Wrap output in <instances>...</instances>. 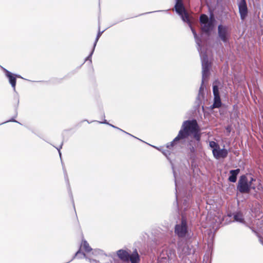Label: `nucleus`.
Masks as SVG:
<instances>
[{
  "mask_svg": "<svg viewBox=\"0 0 263 263\" xmlns=\"http://www.w3.org/2000/svg\"><path fill=\"white\" fill-rule=\"evenodd\" d=\"M151 145L161 152L171 163L174 177L176 202L178 211L177 218L174 227V232L171 231L166 233L159 234L155 238V243L158 246H160V247H165V248L162 250L163 253H176V249L177 250V253H195L196 248L193 243L198 242L195 241L196 236L191 228V214L193 213L194 210L192 208V194L191 192L186 193L183 197L181 204H179L177 195V174L172 160L170 157L171 152L167 149H164L163 147Z\"/></svg>",
  "mask_w": 263,
  "mask_h": 263,
  "instance_id": "1",
  "label": "nucleus"
},
{
  "mask_svg": "<svg viewBox=\"0 0 263 263\" xmlns=\"http://www.w3.org/2000/svg\"><path fill=\"white\" fill-rule=\"evenodd\" d=\"M198 39L199 40L198 44L197 45V50L199 53L202 66V83L199 88L198 96L196 97V101L198 105L201 104L202 99H204V89L205 87H203L202 84L204 79L205 77H209L210 74L211 64L209 60V57L205 51H202V47L201 46V36L198 34Z\"/></svg>",
  "mask_w": 263,
  "mask_h": 263,
  "instance_id": "2",
  "label": "nucleus"
},
{
  "mask_svg": "<svg viewBox=\"0 0 263 263\" xmlns=\"http://www.w3.org/2000/svg\"><path fill=\"white\" fill-rule=\"evenodd\" d=\"M179 132L182 133V141L184 144L189 137L201 140L202 134L199 130L197 121L193 118L184 121Z\"/></svg>",
  "mask_w": 263,
  "mask_h": 263,
  "instance_id": "3",
  "label": "nucleus"
},
{
  "mask_svg": "<svg viewBox=\"0 0 263 263\" xmlns=\"http://www.w3.org/2000/svg\"><path fill=\"white\" fill-rule=\"evenodd\" d=\"M226 89H227V87L224 86V84L218 79L215 80L213 82L212 91L214 97L213 103L210 106L211 109L219 108L224 105L221 99V95L222 94L226 95L224 92Z\"/></svg>",
  "mask_w": 263,
  "mask_h": 263,
  "instance_id": "4",
  "label": "nucleus"
},
{
  "mask_svg": "<svg viewBox=\"0 0 263 263\" xmlns=\"http://www.w3.org/2000/svg\"><path fill=\"white\" fill-rule=\"evenodd\" d=\"M175 4L174 5V10L176 13L180 16L184 23L187 24L194 35L195 42L198 44L199 40L198 39V34L192 27V24L189 18L188 14L184 8L182 0H175Z\"/></svg>",
  "mask_w": 263,
  "mask_h": 263,
  "instance_id": "5",
  "label": "nucleus"
},
{
  "mask_svg": "<svg viewBox=\"0 0 263 263\" xmlns=\"http://www.w3.org/2000/svg\"><path fill=\"white\" fill-rule=\"evenodd\" d=\"M209 16L206 14H202L199 17V22L202 26V30L207 33L211 32L216 27V20L213 17V13L209 7Z\"/></svg>",
  "mask_w": 263,
  "mask_h": 263,
  "instance_id": "6",
  "label": "nucleus"
},
{
  "mask_svg": "<svg viewBox=\"0 0 263 263\" xmlns=\"http://www.w3.org/2000/svg\"><path fill=\"white\" fill-rule=\"evenodd\" d=\"M251 190L255 191V186L249 184L246 175H241L238 179L236 185V191L240 193H247Z\"/></svg>",
  "mask_w": 263,
  "mask_h": 263,
  "instance_id": "7",
  "label": "nucleus"
},
{
  "mask_svg": "<svg viewBox=\"0 0 263 263\" xmlns=\"http://www.w3.org/2000/svg\"><path fill=\"white\" fill-rule=\"evenodd\" d=\"M230 36L231 33L228 27L226 25L219 24L217 26L216 40L227 44L229 43Z\"/></svg>",
  "mask_w": 263,
  "mask_h": 263,
  "instance_id": "8",
  "label": "nucleus"
},
{
  "mask_svg": "<svg viewBox=\"0 0 263 263\" xmlns=\"http://www.w3.org/2000/svg\"><path fill=\"white\" fill-rule=\"evenodd\" d=\"M186 143L189 153L198 154L202 152L203 147L201 140L189 138Z\"/></svg>",
  "mask_w": 263,
  "mask_h": 263,
  "instance_id": "9",
  "label": "nucleus"
},
{
  "mask_svg": "<svg viewBox=\"0 0 263 263\" xmlns=\"http://www.w3.org/2000/svg\"><path fill=\"white\" fill-rule=\"evenodd\" d=\"M227 216L232 218L235 222L243 223L245 221L243 212L239 207L233 211H228Z\"/></svg>",
  "mask_w": 263,
  "mask_h": 263,
  "instance_id": "10",
  "label": "nucleus"
},
{
  "mask_svg": "<svg viewBox=\"0 0 263 263\" xmlns=\"http://www.w3.org/2000/svg\"><path fill=\"white\" fill-rule=\"evenodd\" d=\"M238 12L241 21H245L248 17L249 11L246 0H239L237 2Z\"/></svg>",
  "mask_w": 263,
  "mask_h": 263,
  "instance_id": "11",
  "label": "nucleus"
},
{
  "mask_svg": "<svg viewBox=\"0 0 263 263\" xmlns=\"http://www.w3.org/2000/svg\"><path fill=\"white\" fill-rule=\"evenodd\" d=\"M0 67L4 73L5 77L8 79V82L12 88L13 91L15 92L16 94L14 95V96L16 97L17 94L18 95V93L16 91V85L17 81L16 78H15L13 72H11L2 66H0Z\"/></svg>",
  "mask_w": 263,
  "mask_h": 263,
  "instance_id": "12",
  "label": "nucleus"
},
{
  "mask_svg": "<svg viewBox=\"0 0 263 263\" xmlns=\"http://www.w3.org/2000/svg\"><path fill=\"white\" fill-rule=\"evenodd\" d=\"M14 100L15 101V103L13 105L14 109V116L13 117H12L9 120L1 123V124L3 125V124H6L7 123L11 122L17 123L20 125H22L20 122H19L18 121H17L15 120V118L17 117V115H18L17 109H18L19 103H20L19 96L17 94L16 97L14 96Z\"/></svg>",
  "mask_w": 263,
  "mask_h": 263,
  "instance_id": "13",
  "label": "nucleus"
},
{
  "mask_svg": "<svg viewBox=\"0 0 263 263\" xmlns=\"http://www.w3.org/2000/svg\"><path fill=\"white\" fill-rule=\"evenodd\" d=\"M229 152V149L225 148L224 145L223 148L219 147L218 149H213V155L216 159H219L220 158H226L227 157Z\"/></svg>",
  "mask_w": 263,
  "mask_h": 263,
  "instance_id": "14",
  "label": "nucleus"
},
{
  "mask_svg": "<svg viewBox=\"0 0 263 263\" xmlns=\"http://www.w3.org/2000/svg\"><path fill=\"white\" fill-rule=\"evenodd\" d=\"M250 207V213H251L253 217L259 219L262 217V212L260 205L259 204L255 203V204H252Z\"/></svg>",
  "mask_w": 263,
  "mask_h": 263,
  "instance_id": "15",
  "label": "nucleus"
},
{
  "mask_svg": "<svg viewBox=\"0 0 263 263\" xmlns=\"http://www.w3.org/2000/svg\"><path fill=\"white\" fill-rule=\"evenodd\" d=\"M129 253H130V250L128 249H121L116 252V254L119 260L127 262Z\"/></svg>",
  "mask_w": 263,
  "mask_h": 263,
  "instance_id": "16",
  "label": "nucleus"
},
{
  "mask_svg": "<svg viewBox=\"0 0 263 263\" xmlns=\"http://www.w3.org/2000/svg\"><path fill=\"white\" fill-rule=\"evenodd\" d=\"M182 136V133L181 132H178L177 136L173 140V141L166 144V147L170 149L178 144H184V142L182 141L183 137Z\"/></svg>",
  "mask_w": 263,
  "mask_h": 263,
  "instance_id": "17",
  "label": "nucleus"
},
{
  "mask_svg": "<svg viewBox=\"0 0 263 263\" xmlns=\"http://www.w3.org/2000/svg\"><path fill=\"white\" fill-rule=\"evenodd\" d=\"M141 257L138 253V250L136 248L134 249L128 255L127 258V262L130 261V263H140Z\"/></svg>",
  "mask_w": 263,
  "mask_h": 263,
  "instance_id": "18",
  "label": "nucleus"
},
{
  "mask_svg": "<svg viewBox=\"0 0 263 263\" xmlns=\"http://www.w3.org/2000/svg\"><path fill=\"white\" fill-rule=\"evenodd\" d=\"M198 154L194 153H189L188 155L189 156L190 160L191 161V168L193 171H195L196 169H197L198 167V158L197 155Z\"/></svg>",
  "mask_w": 263,
  "mask_h": 263,
  "instance_id": "19",
  "label": "nucleus"
},
{
  "mask_svg": "<svg viewBox=\"0 0 263 263\" xmlns=\"http://www.w3.org/2000/svg\"><path fill=\"white\" fill-rule=\"evenodd\" d=\"M240 173V170L239 168L230 170L228 178V181L232 183L236 182L237 179V177Z\"/></svg>",
  "mask_w": 263,
  "mask_h": 263,
  "instance_id": "20",
  "label": "nucleus"
},
{
  "mask_svg": "<svg viewBox=\"0 0 263 263\" xmlns=\"http://www.w3.org/2000/svg\"><path fill=\"white\" fill-rule=\"evenodd\" d=\"M61 163H62V166H63V170L64 172V177H65V180L66 181V182H67L68 194L69 195L70 197L71 198V201H72V204H73V206L74 208H75L74 204V200H73V196H72V191H71V188H70V183H69V180H68V175H67V174L66 173L65 168V167L64 166V163L63 162L62 159L61 160Z\"/></svg>",
  "mask_w": 263,
  "mask_h": 263,
  "instance_id": "21",
  "label": "nucleus"
},
{
  "mask_svg": "<svg viewBox=\"0 0 263 263\" xmlns=\"http://www.w3.org/2000/svg\"><path fill=\"white\" fill-rule=\"evenodd\" d=\"M123 21V20H118L117 21L113 23L112 24H111V25L110 26H109L108 27H107V28H106L105 29L103 30V31H100V26H99V30H98V32L97 34V36H96V39H95V41L93 43V47H96V45H97V44L98 42V40L99 39V38L101 37V35L102 34V33L107 29V28H109V27H111V26H113L114 25H115L116 24L120 23V22H121Z\"/></svg>",
  "mask_w": 263,
  "mask_h": 263,
  "instance_id": "22",
  "label": "nucleus"
},
{
  "mask_svg": "<svg viewBox=\"0 0 263 263\" xmlns=\"http://www.w3.org/2000/svg\"><path fill=\"white\" fill-rule=\"evenodd\" d=\"M83 247L85 252L86 253H89L92 251V248L90 247L89 243L85 239H83L82 240L81 246L80 248Z\"/></svg>",
  "mask_w": 263,
  "mask_h": 263,
  "instance_id": "23",
  "label": "nucleus"
},
{
  "mask_svg": "<svg viewBox=\"0 0 263 263\" xmlns=\"http://www.w3.org/2000/svg\"><path fill=\"white\" fill-rule=\"evenodd\" d=\"M247 175V178L248 179V181L249 184H251V186H255V189H256V184L255 182L256 181L257 178L254 176L252 174H246Z\"/></svg>",
  "mask_w": 263,
  "mask_h": 263,
  "instance_id": "24",
  "label": "nucleus"
},
{
  "mask_svg": "<svg viewBox=\"0 0 263 263\" xmlns=\"http://www.w3.org/2000/svg\"><path fill=\"white\" fill-rule=\"evenodd\" d=\"M209 145V147L211 148V149L212 150V152H213V149H217L220 147L219 144L214 141H210Z\"/></svg>",
  "mask_w": 263,
  "mask_h": 263,
  "instance_id": "25",
  "label": "nucleus"
},
{
  "mask_svg": "<svg viewBox=\"0 0 263 263\" xmlns=\"http://www.w3.org/2000/svg\"><path fill=\"white\" fill-rule=\"evenodd\" d=\"M95 48H96V47H93V46H92V49H91V51H90V52L89 54H88V56L85 58V60H84V62L83 63V64H82V65L84 64V63L86 61H89V63H90V64H91V63H92L91 58H92V55H93V52H94V51H95Z\"/></svg>",
  "mask_w": 263,
  "mask_h": 263,
  "instance_id": "26",
  "label": "nucleus"
},
{
  "mask_svg": "<svg viewBox=\"0 0 263 263\" xmlns=\"http://www.w3.org/2000/svg\"><path fill=\"white\" fill-rule=\"evenodd\" d=\"M104 255L106 256L111 257L112 259V260L114 261V262L116 263V262L117 261V259L116 258V257H117L116 252L110 253L108 254L104 253Z\"/></svg>",
  "mask_w": 263,
  "mask_h": 263,
  "instance_id": "27",
  "label": "nucleus"
},
{
  "mask_svg": "<svg viewBox=\"0 0 263 263\" xmlns=\"http://www.w3.org/2000/svg\"><path fill=\"white\" fill-rule=\"evenodd\" d=\"M109 126L113 127L114 128L117 129H118V130H119L124 133L125 134H127V135H129V136H130L131 137H133L134 138H136V137L133 136V135H132V134H129V133H127V132H125L124 130H123V129H121V128H119V127H117V126H115V125H112L111 124H109Z\"/></svg>",
  "mask_w": 263,
  "mask_h": 263,
  "instance_id": "28",
  "label": "nucleus"
},
{
  "mask_svg": "<svg viewBox=\"0 0 263 263\" xmlns=\"http://www.w3.org/2000/svg\"><path fill=\"white\" fill-rule=\"evenodd\" d=\"M167 11H168V10L154 11H152V12H148L142 13V14H139V15H144V14H148V13H154V12H167Z\"/></svg>",
  "mask_w": 263,
  "mask_h": 263,
  "instance_id": "29",
  "label": "nucleus"
},
{
  "mask_svg": "<svg viewBox=\"0 0 263 263\" xmlns=\"http://www.w3.org/2000/svg\"><path fill=\"white\" fill-rule=\"evenodd\" d=\"M96 121L98 122L100 124H107L108 125H109V124H110V123H108V122L105 119H104V120L103 121Z\"/></svg>",
  "mask_w": 263,
  "mask_h": 263,
  "instance_id": "30",
  "label": "nucleus"
},
{
  "mask_svg": "<svg viewBox=\"0 0 263 263\" xmlns=\"http://www.w3.org/2000/svg\"><path fill=\"white\" fill-rule=\"evenodd\" d=\"M13 75L14 76L15 78H16V79L17 80V78H20V79H24V80H27V79H24V78H23L20 74H17V73H13Z\"/></svg>",
  "mask_w": 263,
  "mask_h": 263,
  "instance_id": "31",
  "label": "nucleus"
},
{
  "mask_svg": "<svg viewBox=\"0 0 263 263\" xmlns=\"http://www.w3.org/2000/svg\"><path fill=\"white\" fill-rule=\"evenodd\" d=\"M63 145V142H62L60 145L59 147H55L53 146L58 151V152H61V149L62 148V146Z\"/></svg>",
  "mask_w": 263,
  "mask_h": 263,
  "instance_id": "32",
  "label": "nucleus"
},
{
  "mask_svg": "<svg viewBox=\"0 0 263 263\" xmlns=\"http://www.w3.org/2000/svg\"><path fill=\"white\" fill-rule=\"evenodd\" d=\"M256 187H257V189H258V190H261V189H263V187H262V185H258L257 186H256Z\"/></svg>",
  "mask_w": 263,
  "mask_h": 263,
  "instance_id": "33",
  "label": "nucleus"
},
{
  "mask_svg": "<svg viewBox=\"0 0 263 263\" xmlns=\"http://www.w3.org/2000/svg\"><path fill=\"white\" fill-rule=\"evenodd\" d=\"M208 248L209 249V250L210 251L211 250V251H212V246L211 245H208Z\"/></svg>",
  "mask_w": 263,
  "mask_h": 263,
  "instance_id": "34",
  "label": "nucleus"
},
{
  "mask_svg": "<svg viewBox=\"0 0 263 263\" xmlns=\"http://www.w3.org/2000/svg\"><path fill=\"white\" fill-rule=\"evenodd\" d=\"M85 121H86V122H87L88 123H89V124L93 122V121L89 122L88 120H86V119H85V120H84L82 121V122H85Z\"/></svg>",
  "mask_w": 263,
  "mask_h": 263,
  "instance_id": "35",
  "label": "nucleus"
},
{
  "mask_svg": "<svg viewBox=\"0 0 263 263\" xmlns=\"http://www.w3.org/2000/svg\"><path fill=\"white\" fill-rule=\"evenodd\" d=\"M58 153L59 154V156L60 157V159L62 160V153H61V152H58Z\"/></svg>",
  "mask_w": 263,
  "mask_h": 263,
  "instance_id": "36",
  "label": "nucleus"
},
{
  "mask_svg": "<svg viewBox=\"0 0 263 263\" xmlns=\"http://www.w3.org/2000/svg\"><path fill=\"white\" fill-rule=\"evenodd\" d=\"M136 138V139H138V140H140V141H142V142H144V143H145V142H144V141L142 140L141 139H139V138H137V137H136V138ZM145 144H147V142H145Z\"/></svg>",
  "mask_w": 263,
  "mask_h": 263,
  "instance_id": "37",
  "label": "nucleus"
},
{
  "mask_svg": "<svg viewBox=\"0 0 263 263\" xmlns=\"http://www.w3.org/2000/svg\"><path fill=\"white\" fill-rule=\"evenodd\" d=\"M98 252H103V250H100V249H99V250H98Z\"/></svg>",
  "mask_w": 263,
  "mask_h": 263,
  "instance_id": "38",
  "label": "nucleus"
}]
</instances>
